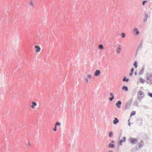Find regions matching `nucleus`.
I'll use <instances>...</instances> for the list:
<instances>
[{"instance_id":"obj_8","label":"nucleus","mask_w":152,"mask_h":152,"mask_svg":"<svg viewBox=\"0 0 152 152\" xmlns=\"http://www.w3.org/2000/svg\"><path fill=\"white\" fill-rule=\"evenodd\" d=\"M144 18L143 19V20L144 22H146L147 21V20L148 18V17H149V18L150 17V15H148V14H147V13H145L144 14Z\"/></svg>"},{"instance_id":"obj_39","label":"nucleus","mask_w":152,"mask_h":152,"mask_svg":"<svg viewBox=\"0 0 152 152\" xmlns=\"http://www.w3.org/2000/svg\"><path fill=\"white\" fill-rule=\"evenodd\" d=\"M111 142L112 143H113V144L115 142V141L114 140H111Z\"/></svg>"},{"instance_id":"obj_26","label":"nucleus","mask_w":152,"mask_h":152,"mask_svg":"<svg viewBox=\"0 0 152 152\" xmlns=\"http://www.w3.org/2000/svg\"><path fill=\"white\" fill-rule=\"evenodd\" d=\"M98 48L101 50H103L104 49V46L102 45H100L98 46Z\"/></svg>"},{"instance_id":"obj_19","label":"nucleus","mask_w":152,"mask_h":152,"mask_svg":"<svg viewBox=\"0 0 152 152\" xmlns=\"http://www.w3.org/2000/svg\"><path fill=\"white\" fill-rule=\"evenodd\" d=\"M134 33L135 34L137 35H138L139 34L140 32L137 28L135 29L134 30Z\"/></svg>"},{"instance_id":"obj_12","label":"nucleus","mask_w":152,"mask_h":152,"mask_svg":"<svg viewBox=\"0 0 152 152\" xmlns=\"http://www.w3.org/2000/svg\"><path fill=\"white\" fill-rule=\"evenodd\" d=\"M122 49V48L121 46H118L117 49H116V52L118 54H119L121 50Z\"/></svg>"},{"instance_id":"obj_35","label":"nucleus","mask_w":152,"mask_h":152,"mask_svg":"<svg viewBox=\"0 0 152 152\" xmlns=\"http://www.w3.org/2000/svg\"><path fill=\"white\" fill-rule=\"evenodd\" d=\"M148 2L147 1H144L142 2V5L144 6L145 4Z\"/></svg>"},{"instance_id":"obj_14","label":"nucleus","mask_w":152,"mask_h":152,"mask_svg":"<svg viewBox=\"0 0 152 152\" xmlns=\"http://www.w3.org/2000/svg\"><path fill=\"white\" fill-rule=\"evenodd\" d=\"M35 48L36 49V52H39L40 51L41 48L39 46L37 45H35Z\"/></svg>"},{"instance_id":"obj_21","label":"nucleus","mask_w":152,"mask_h":152,"mask_svg":"<svg viewBox=\"0 0 152 152\" xmlns=\"http://www.w3.org/2000/svg\"><path fill=\"white\" fill-rule=\"evenodd\" d=\"M138 104V101L137 100H136L134 101L133 103V105L135 106H137Z\"/></svg>"},{"instance_id":"obj_16","label":"nucleus","mask_w":152,"mask_h":152,"mask_svg":"<svg viewBox=\"0 0 152 152\" xmlns=\"http://www.w3.org/2000/svg\"><path fill=\"white\" fill-rule=\"evenodd\" d=\"M122 89L123 91H127L129 90L128 87L126 86H123Z\"/></svg>"},{"instance_id":"obj_33","label":"nucleus","mask_w":152,"mask_h":152,"mask_svg":"<svg viewBox=\"0 0 152 152\" xmlns=\"http://www.w3.org/2000/svg\"><path fill=\"white\" fill-rule=\"evenodd\" d=\"M148 95L150 97L152 98V93H148Z\"/></svg>"},{"instance_id":"obj_9","label":"nucleus","mask_w":152,"mask_h":152,"mask_svg":"<svg viewBox=\"0 0 152 152\" xmlns=\"http://www.w3.org/2000/svg\"><path fill=\"white\" fill-rule=\"evenodd\" d=\"M122 104V102L121 101H118L115 104V106L118 108H120L121 107V105Z\"/></svg>"},{"instance_id":"obj_27","label":"nucleus","mask_w":152,"mask_h":152,"mask_svg":"<svg viewBox=\"0 0 152 152\" xmlns=\"http://www.w3.org/2000/svg\"><path fill=\"white\" fill-rule=\"evenodd\" d=\"M113 133L112 131L109 132V136L110 137H112L113 136Z\"/></svg>"},{"instance_id":"obj_13","label":"nucleus","mask_w":152,"mask_h":152,"mask_svg":"<svg viewBox=\"0 0 152 152\" xmlns=\"http://www.w3.org/2000/svg\"><path fill=\"white\" fill-rule=\"evenodd\" d=\"M142 48V43H141L139 45L138 48H137L136 50V56L137 55V53L139 50L141 48Z\"/></svg>"},{"instance_id":"obj_7","label":"nucleus","mask_w":152,"mask_h":152,"mask_svg":"<svg viewBox=\"0 0 152 152\" xmlns=\"http://www.w3.org/2000/svg\"><path fill=\"white\" fill-rule=\"evenodd\" d=\"M101 73V71L97 69L94 72V75L95 77H98L99 76Z\"/></svg>"},{"instance_id":"obj_18","label":"nucleus","mask_w":152,"mask_h":152,"mask_svg":"<svg viewBox=\"0 0 152 152\" xmlns=\"http://www.w3.org/2000/svg\"><path fill=\"white\" fill-rule=\"evenodd\" d=\"M108 147L110 148H113L115 147V145L114 144L110 143L108 145Z\"/></svg>"},{"instance_id":"obj_34","label":"nucleus","mask_w":152,"mask_h":152,"mask_svg":"<svg viewBox=\"0 0 152 152\" xmlns=\"http://www.w3.org/2000/svg\"><path fill=\"white\" fill-rule=\"evenodd\" d=\"M126 137L124 136L123 137V139L122 140L123 141V142H125L126 141Z\"/></svg>"},{"instance_id":"obj_6","label":"nucleus","mask_w":152,"mask_h":152,"mask_svg":"<svg viewBox=\"0 0 152 152\" xmlns=\"http://www.w3.org/2000/svg\"><path fill=\"white\" fill-rule=\"evenodd\" d=\"M143 121V119L141 118H138L137 120V123L138 124V125L140 126H141L142 125V121Z\"/></svg>"},{"instance_id":"obj_28","label":"nucleus","mask_w":152,"mask_h":152,"mask_svg":"<svg viewBox=\"0 0 152 152\" xmlns=\"http://www.w3.org/2000/svg\"><path fill=\"white\" fill-rule=\"evenodd\" d=\"M37 104L35 102H32V105L33 107H34L36 106H37Z\"/></svg>"},{"instance_id":"obj_3","label":"nucleus","mask_w":152,"mask_h":152,"mask_svg":"<svg viewBox=\"0 0 152 152\" xmlns=\"http://www.w3.org/2000/svg\"><path fill=\"white\" fill-rule=\"evenodd\" d=\"M129 141L132 144H135L138 142L137 139L136 138L130 137L129 139Z\"/></svg>"},{"instance_id":"obj_42","label":"nucleus","mask_w":152,"mask_h":152,"mask_svg":"<svg viewBox=\"0 0 152 152\" xmlns=\"http://www.w3.org/2000/svg\"><path fill=\"white\" fill-rule=\"evenodd\" d=\"M121 136V134L119 135V138H120V137Z\"/></svg>"},{"instance_id":"obj_1","label":"nucleus","mask_w":152,"mask_h":152,"mask_svg":"<svg viewBox=\"0 0 152 152\" xmlns=\"http://www.w3.org/2000/svg\"><path fill=\"white\" fill-rule=\"evenodd\" d=\"M144 97L145 94L144 92L141 91H139L137 93V98L140 102H141Z\"/></svg>"},{"instance_id":"obj_36","label":"nucleus","mask_w":152,"mask_h":152,"mask_svg":"<svg viewBox=\"0 0 152 152\" xmlns=\"http://www.w3.org/2000/svg\"><path fill=\"white\" fill-rule=\"evenodd\" d=\"M53 131H57V126H55L53 128Z\"/></svg>"},{"instance_id":"obj_44","label":"nucleus","mask_w":152,"mask_h":152,"mask_svg":"<svg viewBox=\"0 0 152 152\" xmlns=\"http://www.w3.org/2000/svg\"><path fill=\"white\" fill-rule=\"evenodd\" d=\"M108 152H113V151H109Z\"/></svg>"},{"instance_id":"obj_5","label":"nucleus","mask_w":152,"mask_h":152,"mask_svg":"<svg viewBox=\"0 0 152 152\" xmlns=\"http://www.w3.org/2000/svg\"><path fill=\"white\" fill-rule=\"evenodd\" d=\"M144 145V142L143 141H141L137 143L136 146V148L137 149L138 148H142Z\"/></svg>"},{"instance_id":"obj_15","label":"nucleus","mask_w":152,"mask_h":152,"mask_svg":"<svg viewBox=\"0 0 152 152\" xmlns=\"http://www.w3.org/2000/svg\"><path fill=\"white\" fill-rule=\"evenodd\" d=\"M119 122L118 119L117 118H115V119L113 121V123L114 125H116Z\"/></svg>"},{"instance_id":"obj_4","label":"nucleus","mask_w":152,"mask_h":152,"mask_svg":"<svg viewBox=\"0 0 152 152\" xmlns=\"http://www.w3.org/2000/svg\"><path fill=\"white\" fill-rule=\"evenodd\" d=\"M132 99V98L131 100H129L126 102L125 107V109L126 110L130 108L131 106Z\"/></svg>"},{"instance_id":"obj_32","label":"nucleus","mask_w":152,"mask_h":152,"mask_svg":"<svg viewBox=\"0 0 152 152\" xmlns=\"http://www.w3.org/2000/svg\"><path fill=\"white\" fill-rule=\"evenodd\" d=\"M61 125V124L60 122H57L55 124V125L56 126H60Z\"/></svg>"},{"instance_id":"obj_30","label":"nucleus","mask_w":152,"mask_h":152,"mask_svg":"<svg viewBox=\"0 0 152 152\" xmlns=\"http://www.w3.org/2000/svg\"><path fill=\"white\" fill-rule=\"evenodd\" d=\"M136 114V112L135 111H132L131 113V116H133Z\"/></svg>"},{"instance_id":"obj_40","label":"nucleus","mask_w":152,"mask_h":152,"mask_svg":"<svg viewBox=\"0 0 152 152\" xmlns=\"http://www.w3.org/2000/svg\"><path fill=\"white\" fill-rule=\"evenodd\" d=\"M129 121H130V119H129L128 120V121H129V122L128 123V125H129V126H130L131 125V123L129 122Z\"/></svg>"},{"instance_id":"obj_11","label":"nucleus","mask_w":152,"mask_h":152,"mask_svg":"<svg viewBox=\"0 0 152 152\" xmlns=\"http://www.w3.org/2000/svg\"><path fill=\"white\" fill-rule=\"evenodd\" d=\"M110 96H111V97L109 98V100L110 101H113V99L114 98V95L113 94V93H110Z\"/></svg>"},{"instance_id":"obj_29","label":"nucleus","mask_w":152,"mask_h":152,"mask_svg":"<svg viewBox=\"0 0 152 152\" xmlns=\"http://www.w3.org/2000/svg\"><path fill=\"white\" fill-rule=\"evenodd\" d=\"M143 108L145 109H149L150 107L144 105L143 106Z\"/></svg>"},{"instance_id":"obj_43","label":"nucleus","mask_w":152,"mask_h":152,"mask_svg":"<svg viewBox=\"0 0 152 152\" xmlns=\"http://www.w3.org/2000/svg\"><path fill=\"white\" fill-rule=\"evenodd\" d=\"M28 146H30V143H28Z\"/></svg>"},{"instance_id":"obj_25","label":"nucleus","mask_w":152,"mask_h":152,"mask_svg":"<svg viewBox=\"0 0 152 152\" xmlns=\"http://www.w3.org/2000/svg\"><path fill=\"white\" fill-rule=\"evenodd\" d=\"M133 65L134 66L135 68H137V61H135L133 64Z\"/></svg>"},{"instance_id":"obj_22","label":"nucleus","mask_w":152,"mask_h":152,"mask_svg":"<svg viewBox=\"0 0 152 152\" xmlns=\"http://www.w3.org/2000/svg\"><path fill=\"white\" fill-rule=\"evenodd\" d=\"M134 68H132L131 70V71L129 74V75L131 77L132 75L134 73Z\"/></svg>"},{"instance_id":"obj_2","label":"nucleus","mask_w":152,"mask_h":152,"mask_svg":"<svg viewBox=\"0 0 152 152\" xmlns=\"http://www.w3.org/2000/svg\"><path fill=\"white\" fill-rule=\"evenodd\" d=\"M146 83L152 84V74L148 73L146 75Z\"/></svg>"},{"instance_id":"obj_20","label":"nucleus","mask_w":152,"mask_h":152,"mask_svg":"<svg viewBox=\"0 0 152 152\" xmlns=\"http://www.w3.org/2000/svg\"><path fill=\"white\" fill-rule=\"evenodd\" d=\"M144 70H145L144 67H142V69L140 70V72L139 73V74L140 75H142L143 74V73L144 72Z\"/></svg>"},{"instance_id":"obj_41","label":"nucleus","mask_w":152,"mask_h":152,"mask_svg":"<svg viewBox=\"0 0 152 152\" xmlns=\"http://www.w3.org/2000/svg\"><path fill=\"white\" fill-rule=\"evenodd\" d=\"M131 152H135L134 150V149H132L131 150Z\"/></svg>"},{"instance_id":"obj_10","label":"nucleus","mask_w":152,"mask_h":152,"mask_svg":"<svg viewBox=\"0 0 152 152\" xmlns=\"http://www.w3.org/2000/svg\"><path fill=\"white\" fill-rule=\"evenodd\" d=\"M92 77L91 74H88V75L87 76L85 79V81L86 83H88L89 81V80L91 79Z\"/></svg>"},{"instance_id":"obj_24","label":"nucleus","mask_w":152,"mask_h":152,"mask_svg":"<svg viewBox=\"0 0 152 152\" xmlns=\"http://www.w3.org/2000/svg\"><path fill=\"white\" fill-rule=\"evenodd\" d=\"M139 82L140 83H144L145 82V80L141 77L139 79Z\"/></svg>"},{"instance_id":"obj_38","label":"nucleus","mask_w":152,"mask_h":152,"mask_svg":"<svg viewBox=\"0 0 152 152\" xmlns=\"http://www.w3.org/2000/svg\"><path fill=\"white\" fill-rule=\"evenodd\" d=\"M137 75V70H136L134 72V75Z\"/></svg>"},{"instance_id":"obj_23","label":"nucleus","mask_w":152,"mask_h":152,"mask_svg":"<svg viewBox=\"0 0 152 152\" xmlns=\"http://www.w3.org/2000/svg\"><path fill=\"white\" fill-rule=\"evenodd\" d=\"M129 80V78H127L126 77H124L123 80V82H128Z\"/></svg>"},{"instance_id":"obj_31","label":"nucleus","mask_w":152,"mask_h":152,"mask_svg":"<svg viewBox=\"0 0 152 152\" xmlns=\"http://www.w3.org/2000/svg\"><path fill=\"white\" fill-rule=\"evenodd\" d=\"M121 36L122 38H124L126 37V34L124 33H123L121 34Z\"/></svg>"},{"instance_id":"obj_17","label":"nucleus","mask_w":152,"mask_h":152,"mask_svg":"<svg viewBox=\"0 0 152 152\" xmlns=\"http://www.w3.org/2000/svg\"><path fill=\"white\" fill-rule=\"evenodd\" d=\"M123 142V141L122 140H119L118 142V149H119V145H122V143Z\"/></svg>"},{"instance_id":"obj_37","label":"nucleus","mask_w":152,"mask_h":152,"mask_svg":"<svg viewBox=\"0 0 152 152\" xmlns=\"http://www.w3.org/2000/svg\"><path fill=\"white\" fill-rule=\"evenodd\" d=\"M30 5L31 6H33L34 5V3L32 1H31L30 3Z\"/></svg>"}]
</instances>
